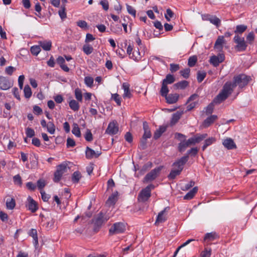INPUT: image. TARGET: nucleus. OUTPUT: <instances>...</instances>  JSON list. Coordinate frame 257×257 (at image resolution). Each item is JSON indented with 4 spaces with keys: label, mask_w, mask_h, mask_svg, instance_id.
I'll return each instance as SVG.
<instances>
[{
    "label": "nucleus",
    "mask_w": 257,
    "mask_h": 257,
    "mask_svg": "<svg viewBox=\"0 0 257 257\" xmlns=\"http://www.w3.org/2000/svg\"><path fill=\"white\" fill-rule=\"evenodd\" d=\"M214 100L212 102L210 103L206 108L205 112L207 114H210L212 113L214 109Z\"/></svg>",
    "instance_id": "48"
},
{
    "label": "nucleus",
    "mask_w": 257,
    "mask_h": 257,
    "mask_svg": "<svg viewBox=\"0 0 257 257\" xmlns=\"http://www.w3.org/2000/svg\"><path fill=\"white\" fill-rule=\"evenodd\" d=\"M116 195L114 194H112L109 197L108 199L106 201V203L109 205H113L115 203L117 199Z\"/></svg>",
    "instance_id": "45"
},
{
    "label": "nucleus",
    "mask_w": 257,
    "mask_h": 257,
    "mask_svg": "<svg viewBox=\"0 0 257 257\" xmlns=\"http://www.w3.org/2000/svg\"><path fill=\"white\" fill-rule=\"evenodd\" d=\"M189 103V104L187 106V109L188 111H190L193 109L194 107H196V106L198 104L197 101H191Z\"/></svg>",
    "instance_id": "63"
},
{
    "label": "nucleus",
    "mask_w": 257,
    "mask_h": 257,
    "mask_svg": "<svg viewBox=\"0 0 257 257\" xmlns=\"http://www.w3.org/2000/svg\"><path fill=\"white\" fill-rule=\"evenodd\" d=\"M163 168V166H160L151 170L144 177V182L148 183L155 180L159 176Z\"/></svg>",
    "instance_id": "6"
},
{
    "label": "nucleus",
    "mask_w": 257,
    "mask_h": 257,
    "mask_svg": "<svg viewBox=\"0 0 257 257\" xmlns=\"http://www.w3.org/2000/svg\"><path fill=\"white\" fill-rule=\"evenodd\" d=\"M111 99L114 100L118 106L121 105V97L117 93L112 94Z\"/></svg>",
    "instance_id": "50"
},
{
    "label": "nucleus",
    "mask_w": 257,
    "mask_h": 257,
    "mask_svg": "<svg viewBox=\"0 0 257 257\" xmlns=\"http://www.w3.org/2000/svg\"><path fill=\"white\" fill-rule=\"evenodd\" d=\"M75 96L76 99L78 101L81 102L82 100V94L81 90L79 88H76L75 90Z\"/></svg>",
    "instance_id": "46"
},
{
    "label": "nucleus",
    "mask_w": 257,
    "mask_h": 257,
    "mask_svg": "<svg viewBox=\"0 0 257 257\" xmlns=\"http://www.w3.org/2000/svg\"><path fill=\"white\" fill-rule=\"evenodd\" d=\"M126 9L128 13L133 15L134 17H136V10L131 6L126 5Z\"/></svg>",
    "instance_id": "62"
},
{
    "label": "nucleus",
    "mask_w": 257,
    "mask_h": 257,
    "mask_svg": "<svg viewBox=\"0 0 257 257\" xmlns=\"http://www.w3.org/2000/svg\"><path fill=\"white\" fill-rule=\"evenodd\" d=\"M250 80V76L244 74H240L233 77V81L232 83L235 87L238 86L239 88H242L247 85Z\"/></svg>",
    "instance_id": "3"
},
{
    "label": "nucleus",
    "mask_w": 257,
    "mask_h": 257,
    "mask_svg": "<svg viewBox=\"0 0 257 257\" xmlns=\"http://www.w3.org/2000/svg\"><path fill=\"white\" fill-rule=\"evenodd\" d=\"M166 131V126H160L159 129L157 130L154 135V138L155 140L159 138L162 134L164 133Z\"/></svg>",
    "instance_id": "28"
},
{
    "label": "nucleus",
    "mask_w": 257,
    "mask_h": 257,
    "mask_svg": "<svg viewBox=\"0 0 257 257\" xmlns=\"http://www.w3.org/2000/svg\"><path fill=\"white\" fill-rule=\"evenodd\" d=\"M40 47H41L45 51L51 50L52 43L50 41H44L40 42Z\"/></svg>",
    "instance_id": "29"
},
{
    "label": "nucleus",
    "mask_w": 257,
    "mask_h": 257,
    "mask_svg": "<svg viewBox=\"0 0 257 257\" xmlns=\"http://www.w3.org/2000/svg\"><path fill=\"white\" fill-rule=\"evenodd\" d=\"M224 146L228 149H233L236 147L235 144L231 139H227L223 142Z\"/></svg>",
    "instance_id": "23"
},
{
    "label": "nucleus",
    "mask_w": 257,
    "mask_h": 257,
    "mask_svg": "<svg viewBox=\"0 0 257 257\" xmlns=\"http://www.w3.org/2000/svg\"><path fill=\"white\" fill-rule=\"evenodd\" d=\"M189 146L186 142V140H184L179 144L178 150L181 152H184Z\"/></svg>",
    "instance_id": "41"
},
{
    "label": "nucleus",
    "mask_w": 257,
    "mask_h": 257,
    "mask_svg": "<svg viewBox=\"0 0 257 257\" xmlns=\"http://www.w3.org/2000/svg\"><path fill=\"white\" fill-rule=\"evenodd\" d=\"M28 204L27 205L28 209L32 213L35 212L38 209L37 202L30 196L28 197Z\"/></svg>",
    "instance_id": "14"
},
{
    "label": "nucleus",
    "mask_w": 257,
    "mask_h": 257,
    "mask_svg": "<svg viewBox=\"0 0 257 257\" xmlns=\"http://www.w3.org/2000/svg\"><path fill=\"white\" fill-rule=\"evenodd\" d=\"M246 44H252L254 40V35L253 32H251L246 36Z\"/></svg>",
    "instance_id": "43"
},
{
    "label": "nucleus",
    "mask_w": 257,
    "mask_h": 257,
    "mask_svg": "<svg viewBox=\"0 0 257 257\" xmlns=\"http://www.w3.org/2000/svg\"><path fill=\"white\" fill-rule=\"evenodd\" d=\"M197 61V57L195 56L190 57L188 61V65L190 67H193L196 63Z\"/></svg>",
    "instance_id": "51"
},
{
    "label": "nucleus",
    "mask_w": 257,
    "mask_h": 257,
    "mask_svg": "<svg viewBox=\"0 0 257 257\" xmlns=\"http://www.w3.org/2000/svg\"><path fill=\"white\" fill-rule=\"evenodd\" d=\"M26 166L29 169H35L38 166V162H27Z\"/></svg>",
    "instance_id": "55"
},
{
    "label": "nucleus",
    "mask_w": 257,
    "mask_h": 257,
    "mask_svg": "<svg viewBox=\"0 0 257 257\" xmlns=\"http://www.w3.org/2000/svg\"><path fill=\"white\" fill-rule=\"evenodd\" d=\"M167 14L165 15V18L168 21H170V18H172L174 16V13L172 12V11L170 9H168L166 11Z\"/></svg>",
    "instance_id": "58"
},
{
    "label": "nucleus",
    "mask_w": 257,
    "mask_h": 257,
    "mask_svg": "<svg viewBox=\"0 0 257 257\" xmlns=\"http://www.w3.org/2000/svg\"><path fill=\"white\" fill-rule=\"evenodd\" d=\"M219 237V235L215 232L207 233L204 235L203 242L206 243L207 245L210 244L209 242L218 239Z\"/></svg>",
    "instance_id": "12"
},
{
    "label": "nucleus",
    "mask_w": 257,
    "mask_h": 257,
    "mask_svg": "<svg viewBox=\"0 0 257 257\" xmlns=\"http://www.w3.org/2000/svg\"><path fill=\"white\" fill-rule=\"evenodd\" d=\"M122 88L124 90V93L123 94V98H131L132 95L130 90V84L127 83H123L122 84Z\"/></svg>",
    "instance_id": "20"
},
{
    "label": "nucleus",
    "mask_w": 257,
    "mask_h": 257,
    "mask_svg": "<svg viewBox=\"0 0 257 257\" xmlns=\"http://www.w3.org/2000/svg\"><path fill=\"white\" fill-rule=\"evenodd\" d=\"M189 84L188 81L186 80L181 81L178 83H175L173 85V87L174 89H185Z\"/></svg>",
    "instance_id": "27"
},
{
    "label": "nucleus",
    "mask_w": 257,
    "mask_h": 257,
    "mask_svg": "<svg viewBox=\"0 0 257 257\" xmlns=\"http://www.w3.org/2000/svg\"><path fill=\"white\" fill-rule=\"evenodd\" d=\"M205 19L209 21L211 23L215 25L216 27H218L220 24V19L217 18L216 16L207 15Z\"/></svg>",
    "instance_id": "22"
},
{
    "label": "nucleus",
    "mask_w": 257,
    "mask_h": 257,
    "mask_svg": "<svg viewBox=\"0 0 257 257\" xmlns=\"http://www.w3.org/2000/svg\"><path fill=\"white\" fill-rule=\"evenodd\" d=\"M233 41L236 44L235 46L236 51L238 52L245 51L247 45L243 37H240L239 35H235L233 38Z\"/></svg>",
    "instance_id": "8"
},
{
    "label": "nucleus",
    "mask_w": 257,
    "mask_h": 257,
    "mask_svg": "<svg viewBox=\"0 0 257 257\" xmlns=\"http://www.w3.org/2000/svg\"><path fill=\"white\" fill-rule=\"evenodd\" d=\"M247 26L244 25H237L236 27V30L234 31V33L236 35L241 34L247 29Z\"/></svg>",
    "instance_id": "32"
},
{
    "label": "nucleus",
    "mask_w": 257,
    "mask_h": 257,
    "mask_svg": "<svg viewBox=\"0 0 257 257\" xmlns=\"http://www.w3.org/2000/svg\"><path fill=\"white\" fill-rule=\"evenodd\" d=\"M211 249L205 248L201 253V257H210Z\"/></svg>",
    "instance_id": "59"
},
{
    "label": "nucleus",
    "mask_w": 257,
    "mask_h": 257,
    "mask_svg": "<svg viewBox=\"0 0 257 257\" xmlns=\"http://www.w3.org/2000/svg\"><path fill=\"white\" fill-rule=\"evenodd\" d=\"M16 69L13 66H8L6 68L5 72L9 75H12L13 72L16 71Z\"/></svg>",
    "instance_id": "61"
},
{
    "label": "nucleus",
    "mask_w": 257,
    "mask_h": 257,
    "mask_svg": "<svg viewBox=\"0 0 257 257\" xmlns=\"http://www.w3.org/2000/svg\"><path fill=\"white\" fill-rule=\"evenodd\" d=\"M198 191V187H194L192 190L188 192L184 196V199L190 200L192 199Z\"/></svg>",
    "instance_id": "25"
},
{
    "label": "nucleus",
    "mask_w": 257,
    "mask_h": 257,
    "mask_svg": "<svg viewBox=\"0 0 257 257\" xmlns=\"http://www.w3.org/2000/svg\"><path fill=\"white\" fill-rule=\"evenodd\" d=\"M84 82L87 86L91 87L92 86L93 83V79L91 77H85L84 78Z\"/></svg>",
    "instance_id": "56"
},
{
    "label": "nucleus",
    "mask_w": 257,
    "mask_h": 257,
    "mask_svg": "<svg viewBox=\"0 0 257 257\" xmlns=\"http://www.w3.org/2000/svg\"><path fill=\"white\" fill-rule=\"evenodd\" d=\"M190 72L189 68H186L180 71V73L184 78H188L189 77Z\"/></svg>",
    "instance_id": "54"
},
{
    "label": "nucleus",
    "mask_w": 257,
    "mask_h": 257,
    "mask_svg": "<svg viewBox=\"0 0 257 257\" xmlns=\"http://www.w3.org/2000/svg\"><path fill=\"white\" fill-rule=\"evenodd\" d=\"M82 177V176L81 173L79 171H75L72 174L71 181L75 184L78 183L79 182L80 180L81 179Z\"/></svg>",
    "instance_id": "24"
},
{
    "label": "nucleus",
    "mask_w": 257,
    "mask_h": 257,
    "mask_svg": "<svg viewBox=\"0 0 257 257\" xmlns=\"http://www.w3.org/2000/svg\"><path fill=\"white\" fill-rule=\"evenodd\" d=\"M26 134L28 137L32 138L35 135V131L31 128L27 127L26 130Z\"/></svg>",
    "instance_id": "60"
},
{
    "label": "nucleus",
    "mask_w": 257,
    "mask_h": 257,
    "mask_svg": "<svg viewBox=\"0 0 257 257\" xmlns=\"http://www.w3.org/2000/svg\"><path fill=\"white\" fill-rule=\"evenodd\" d=\"M215 141V139L214 138L211 137L209 138L208 139H206L205 141V143L204 145L202 147V150L204 151L205 149L209 146L212 144Z\"/></svg>",
    "instance_id": "39"
},
{
    "label": "nucleus",
    "mask_w": 257,
    "mask_h": 257,
    "mask_svg": "<svg viewBox=\"0 0 257 257\" xmlns=\"http://www.w3.org/2000/svg\"><path fill=\"white\" fill-rule=\"evenodd\" d=\"M165 98L167 103L169 104H173L178 101L179 95L177 93L170 94L168 95H167Z\"/></svg>",
    "instance_id": "17"
},
{
    "label": "nucleus",
    "mask_w": 257,
    "mask_h": 257,
    "mask_svg": "<svg viewBox=\"0 0 257 257\" xmlns=\"http://www.w3.org/2000/svg\"><path fill=\"white\" fill-rule=\"evenodd\" d=\"M13 86V83H11L9 79L6 77L0 76V89L8 90Z\"/></svg>",
    "instance_id": "11"
},
{
    "label": "nucleus",
    "mask_w": 257,
    "mask_h": 257,
    "mask_svg": "<svg viewBox=\"0 0 257 257\" xmlns=\"http://www.w3.org/2000/svg\"><path fill=\"white\" fill-rule=\"evenodd\" d=\"M217 118V116L216 115H212L210 116L207 117L203 122V125L204 127H208L211 124H212L216 119Z\"/></svg>",
    "instance_id": "26"
},
{
    "label": "nucleus",
    "mask_w": 257,
    "mask_h": 257,
    "mask_svg": "<svg viewBox=\"0 0 257 257\" xmlns=\"http://www.w3.org/2000/svg\"><path fill=\"white\" fill-rule=\"evenodd\" d=\"M72 133L77 137H80L81 136L80 128L78 127V125L76 123L73 124Z\"/></svg>",
    "instance_id": "34"
},
{
    "label": "nucleus",
    "mask_w": 257,
    "mask_h": 257,
    "mask_svg": "<svg viewBox=\"0 0 257 257\" xmlns=\"http://www.w3.org/2000/svg\"><path fill=\"white\" fill-rule=\"evenodd\" d=\"M29 235L32 237L33 238V243L35 247H37L38 245V239L37 235V231L35 229H31L28 232Z\"/></svg>",
    "instance_id": "19"
},
{
    "label": "nucleus",
    "mask_w": 257,
    "mask_h": 257,
    "mask_svg": "<svg viewBox=\"0 0 257 257\" xmlns=\"http://www.w3.org/2000/svg\"><path fill=\"white\" fill-rule=\"evenodd\" d=\"M154 185L151 184L142 189L138 195V200L140 202H146L151 196V191L155 188Z\"/></svg>",
    "instance_id": "4"
},
{
    "label": "nucleus",
    "mask_w": 257,
    "mask_h": 257,
    "mask_svg": "<svg viewBox=\"0 0 257 257\" xmlns=\"http://www.w3.org/2000/svg\"><path fill=\"white\" fill-rule=\"evenodd\" d=\"M175 80V77L173 75L167 74L166 76L165 79L163 80L162 83L167 85L168 84L173 83Z\"/></svg>",
    "instance_id": "31"
},
{
    "label": "nucleus",
    "mask_w": 257,
    "mask_h": 257,
    "mask_svg": "<svg viewBox=\"0 0 257 257\" xmlns=\"http://www.w3.org/2000/svg\"><path fill=\"white\" fill-rule=\"evenodd\" d=\"M109 219V217L102 212H99L94 220V229L98 231L102 225Z\"/></svg>",
    "instance_id": "5"
},
{
    "label": "nucleus",
    "mask_w": 257,
    "mask_h": 257,
    "mask_svg": "<svg viewBox=\"0 0 257 257\" xmlns=\"http://www.w3.org/2000/svg\"><path fill=\"white\" fill-rule=\"evenodd\" d=\"M24 92L25 97L27 98H29L32 95L31 89L29 85H26L24 87Z\"/></svg>",
    "instance_id": "40"
},
{
    "label": "nucleus",
    "mask_w": 257,
    "mask_h": 257,
    "mask_svg": "<svg viewBox=\"0 0 257 257\" xmlns=\"http://www.w3.org/2000/svg\"><path fill=\"white\" fill-rule=\"evenodd\" d=\"M67 170L68 168L67 165L62 164L57 167L56 171H58L59 173L63 175L65 173L67 172Z\"/></svg>",
    "instance_id": "35"
},
{
    "label": "nucleus",
    "mask_w": 257,
    "mask_h": 257,
    "mask_svg": "<svg viewBox=\"0 0 257 257\" xmlns=\"http://www.w3.org/2000/svg\"><path fill=\"white\" fill-rule=\"evenodd\" d=\"M85 154L86 157L87 159L97 158L100 155V153L98 151L96 152L88 147L86 148Z\"/></svg>",
    "instance_id": "16"
},
{
    "label": "nucleus",
    "mask_w": 257,
    "mask_h": 257,
    "mask_svg": "<svg viewBox=\"0 0 257 257\" xmlns=\"http://www.w3.org/2000/svg\"><path fill=\"white\" fill-rule=\"evenodd\" d=\"M14 182L15 185H19V186H21L22 184V180L20 175L18 174L14 176L13 177Z\"/></svg>",
    "instance_id": "47"
},
{
    "label": "nucleus",
    "mask_w": 257,
    "mask_h": 257,
    "mask_svg": "<svg viewBox=\"0 0 257 257\" xmlns=\"http://www.w3.org/2000/svg\"><path fill=\"white\" fill-rule=\"evenodd\" d=\"M225 43V41L224 40V36H219L215 41L214 48L217 50V51L221 52L222 50L223 46Z\"/></svg>",
    "instance_id": "13"
},
{
    "label": "nucleus",
    "mask_w": 257,
    "mask_h": 257,
    "mask_svg": "<svg viewBox=\"0 0 257 257\" xmlns=\"http://www.w3.org/2000/svg\"><path fill=\"white\" fill-rule=\"evenodd\" d=\"M234 88L231 82H226L223 85L221 92L214 99V102L219 104L225 100L232 93Z\"/></svg>",
    "instance_id": "1"
},
{
    "label": "nucleus",
    "mask_w": 257,
    "mask_h": 257,
    "mask_svg": "<svg viewBox=\"0 0 257 257\" xmlns=\"http://www.w3.org/2000/svg\"><path fill=\"white\" fill-rule=\"evenodd\" d=\"M143 129L144 130V134L143 137V139L147 140L148 138H150L152 136V134L148 123L146 121L143 122Z\"/></svg>",
    "instance_id": "18"
},
{
    "label": "nucleus",
    "mask_w": 257,
    "mask_h": 257,
    "mask_svg": "<svg viewBox=\"0 0 257 257\" xmlns=\"http://www.w3.org/2000/svg\"><path fill=\"white\" fill-rule=\"evenodd\" d=\"M169 207H166L159 213L156 222L155 224H159L160 223H163L167 220V214L166 213L167 209H168Z\"/></svg>",
    "instance_id": "15"
},
{
    "label": "nucleus",
    "mask_w": 257,
    "mask_h": 257,
    "mask_svg": "<svg viewBox=\"0 0 257 257\" xmlns=\"http://www.w3.org/2000/svg\"><path fill=\"white\" fill-rule=\"evenodd\" d=\"M206 73L205 72L198 71L197 72V81L198 82H201L206 76Z\"/></svg>",
    "instance_id": "53"
},
{
    "label": "nucleus",
    "mask_w": 257,
    "mask_h": 257,
    "mask_svg": "<svg viewBox=\"0 0 257 257\" xmlns=\"http://www.w3.org/2000/svg\"><path fill=\"white\" fill-rule=\"evenodd\" d=\"M169 92V89L167 87V85L162 83V87L160 91L162 96L166 97Z\"/></svg>",
    "instance_id": "44"
},
{
    "label": "nucleus",
    "mask_w": 257,
    "mask_h": 257,
    "mask_svg": "<svg viewBox=\"0 0 257 257\" xmlns=\"http://www.w3.org/2000/svg\"><path fill=\"white\" fill-rule=\"evenodd\" d=\"M195 240L194 239H188L186 242H185L184 243H183L182 244H181L180 246H179L176 250V251H175L174 253V255H173V257H175L177 253H178L179 251L183 247H185V246H186L187 245H188V244H189L190 242L193 241H195Z\"/></svg>",
    "instance_id": "33"
},
{
    "label": "nucleus",
    "mask_w": 257,
    "mask_h": 257,
    "mask_svg": "<svg viewBox=\"0 0 257 257\" xmlns=\"http://www.w3.org/2000/svg\"><path fill=\"white\" fill-rule=\"evenodd\" d=\"M16 205L15 200L13 198L10 199H7L6 202L7 208L9 209H13L14 208Z\"/></svg>",
    "instance_id": "38"
},
{
    "label": "nucleus",
    "mask_w": 257,
    "mask_h": 257,
    "mask_svg": "<svg viewBox=\"0 0 257 257\" xmlns=\"http://www.w3.org/2000/svg\"><path fill=\"white\" fill-rule=\"evenodd\" d=\"M118 132V124L116 121H113L109 123L105 133L110 135H114L116 134Z\"/></svg>",
    "instance_id": "10"
},
{
    "label": "nucleus",
    "mask_w": 257,
    "mask_h": 257,
    "mask_svg": "<svg viewBox=\"0 0 257 257\" xmlns=\"http://www.w3.org/2000/svg\"><path fill=\"white\" fill-rule=\"evenodd\" d=\"M186 162H174L172 165L170 174L168 175L169 180L175 179L176 176L179 175L183 169Z\"/></svg>",
    "instance_id": "2"
},
{
    "label": "nucleus",
    "mask_w": 257,
    "mask_h": 257,
    "mask_svg": "<svg viewBox=\"0 0 257 257\" xmlns=\"http://www.w3.org/2000/svg\"><path fill=\"white\" fill-rule=\"evenodd\" d=\"M207 135L206 134H197L194 137L196 144L200 142L201 141L205 139Z\"/></svg>",
    "instance_id": "42"
},
{
    "label": "nucleus",
    "mask_w": 257,
    "mask_h": 257,
    "mask_svg": "<svg viewBox=\"0 0 257 257\" xmlns=\"http://www.w3.org/2000/svg\"><path fill=\"white\" fill-rule=\"evenodd\" d=\"M53 181L55 183H58L61 179L63 175L59 173L58 171H55L54 175Z\"/></svg>",
    "instance_id": "52"
},
{
    "label": "nucleus",
    "mask_w": 257,
    "mask_h": 257,
    "mask_svg": "<svg viewBox=\"0 0 257 257\" xmlns=\"http://www.w3.org/2000/svg\"><path fill=\"white\" fill-rule=\"evenodd\" d=\"M26 187L29 190L31 191H34L36 188V185L32 182H29L27 183Z\"/></svg>",
    "instance_id": "64"
},
{
    "label": "nucleus",
    "mask_w": 257,
    "mask_h": 257,
    "mask_svg": "<svg viewBox=\"0 0 257 257\" xmlns=\"http://www.w3.org/2000/svg\"><path fill=\"white\" fill-rule=\"evenodd\" d=\"M225 59L223 54L219 53L217 56L213 55L210 58L209 62L214 67H217Z\"/></svg>",
    "instance_id": "9"
},
{
    "label": "nucleus",
    "mask_w": 257,
    "mask_h": 257,
    "mask_svg": "<svg viewBox=\"0 0 257 257\" xmlns=\"http://www.w3.org/2000/svg\"><path fill=\"white\" fill-rule=\"evenodd\" d=\"M69 105L70 108L74 111H78L79 109L78 102L74 99L70 100L69 102Z\"/></svg>",
    "instance_id": "30"
},
{
    "label": "nucleus",
    "mask_w": 257,
    "mask_h": 257,
    "mask_svg": "<svg viewBox=\"0 0 257 257\" xmlns=\"http://www.w3.org/2000/svg\"><path fill=\"white\" fill-rule=\"evenodd\" d=\"M47 130L51 134H54L55 132V126L52 121H49L47 124Z\"/></svg>",
    "instance_id": "36"
},
{
    "label": "nucleus",
    "mask_w": 257,
    "mask_h": 257,
    "mask_svg": "<svg viewBox=\"0 0 257 257\" xmlns=\"http://www.w3.org/2000/svg\"><path fill=\"white\" fill-rule=\"evenodd\" d=\"M41 51V48L39 46H33L31 48V52L34 55H38Z\"/></svg>",
    "instance_id": "49"
},
{
    "label": "nucleus",
    "mask_w": 257,
    "mask_h": 257,
    "mask_svg": "<svg viewBox=\"0 0 257 257\" xmlns=\"http://www.w3.org/2000/svg\"><path fill=\"white\" fill-rule=\"evenodd\" d=\"M84 137L85 140L88 142H90L93 140L92 134L90 130H87Z\"/></svg>",
    "instance_id": "57"
},
{
    "label": "nucleus",
    "mask_w": 257,
    "mask_h": 257,
    "mask_svg": "<svg viewBox=\"0 0 257 257\" xmlns=\"http://www.w3.org/2000/svg\"><path fill=\"white\" fill-rule=\"evenodd\" d=\"M125 225L123 223L118 222L114 223L109 229V234L112 235L122 233L125 231Z\"/></svg>",
    "instance_id": "7"
},
{
    "label": "nucleus",
    "mask_w": 257,
    "mask_h": 257,
    "mask_svg": "<svg viewBox=\"0 0 257 257\" xmlns=\"http://www.w3.org/2000/svg\"><path fill=\"white\" fill-rule=\"evenodd\" d=\"M83 51L86 55H88L92 53L93 48L89 44H85L83 46Z\"/></svg>",
    "instance_id": "37"
},
{
    "label": "nucleus",
    "mask_w": 257,
    "mask_h": 257,
    "mask_svg": "<svg viewBox=\"0 0 257 257\" xmlns=\"http://www.w3.org/2000/svg\"><path fill=\"white\" fill-rule=\"evenodd\" d=\"M182 114H183L182 111H179L173 113L172 115V117L171 122H170L171 125H174V124H175L178 121V120L180 119Z\"/></svg>",
    "instance_id": "21"
}]
</instances>
